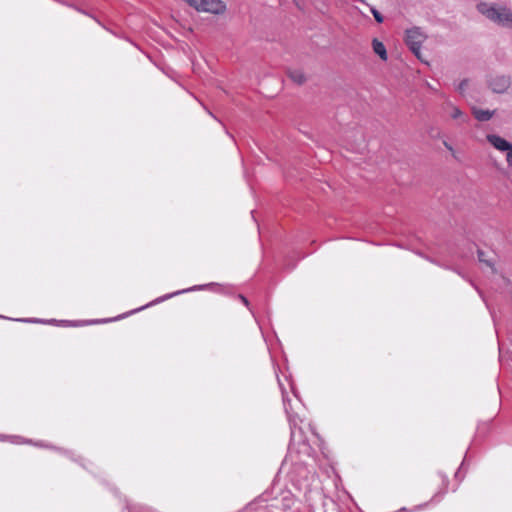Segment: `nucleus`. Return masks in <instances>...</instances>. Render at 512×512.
I'll return each mask as SVG.
<instances>
[{
	"label": "nucleus",
	"mask_w": 512,
	"mask_h": 512,
	"mask_svg": "<svg viewBox=\"0 0 512 512\" xmlns=\"http://www.w3.org/2000/svg\"><path fill=\"white\" fill-rule=\"evenodd\" d=\"M278 383L282 393L284 410L290 426V443L288 448L289 455L291 456L292 452L297 450L298 453L310 456L311 447L307 443L306 439L303 438L302 429L299 426L301 419L299 418L298 414L294 412L291 400L289 399L287 392L279 378Z\"/></svg>",
	"instance_id": "nucleus-1"
},
{
	"label": "nucleus",
	"mask_w": 512,
	"mask_h": 512,
	"mask_svg": "<svg viewBox=\"0 0 512 512\" xmlns=\"http://www.w3.org/2000/svg\"><path fill=\"white\" fill-rule=\"evenodd\" d=\"M477 9L497 25L512 28V12L506 6L482 2L477 5Z\"/></svg>",
	"instance_id": "nucleus-2"
},
{
	"label": "nucleus",
	"mask_w": 512,
	"mask_h": 512,
	"mask_svg": "<svg viewBox=\"0 0 512 512\" xmlns=\"http://www.w3.org/2000/svg\"><path fill=\"white\" fill-rule=\"evenodd\" d=\"M191 7L199 12H206L215 15L224 14L226 4L222 0H184Z\"/></svg>",
	"instance_id": "nucleus-3"
},
{
	"label": "nucleus",
	"mask_w": 512,
	"mask_h": 512,
	"mask_svg": "<svg viewBox=\"0 0 512 512\" xmlns=\"http://www.w3.org/2000/svg\"><path fill=\"white\" fill-rule=\"evenodd\" d=\"M425 39V34L418 27L406 30L405 42L411 52L422 62H424V59L421 56V45ZM425 63L428 64L426 61Z\"/></svg>",
	"instance_id": "nucleus-4"
},
{
	"label": "nucleus",
	"mask_w": 512,
	"mask_h": 512,
	"mask_svg": "<svg viewBox=\"0 0 512 512\" xmlns=\"http://www.w3.org/2000/svg\"><path fill=\"white\" fill-rule=\"evenodd\" d=\"M487 85L492 92L503 94L511 86V79L507 75H492L487 79Z\"/></svg>",
	"instance_id": "nucleus-5"
},
{
	"label": "nucleus",
	"mask_w": 512,
	"mask_h": 512,
	"mask_svg": "<svg viewBox=\"0 0 512 512\" xmlns=\"http://www.w3.org/2000/svg\"><path fill=\"white\" fill-rule=\"evenodd\" d=\"M214 285H215L214 283H210V284H206V285H195V286H192V287L187 288V289H182V290H179V291H176V292H173V293H169V294L163 295V296L155 299L151 303H149V304H147V305H145V306H143V307H141L139 309L133 310L131 313L143 310L144 308L149 307L151 305L161 303V302H163V301H165L167 299H170V298H172L174 296H177V295H180V294H183V293L192 292V291L203 290V289H205L207 287L214 286Z\"/></svg>",
	"instance_id": "nucleus-6"
},
{
	"label": "nucleus",
	"mask_w": 512,
	"mask_h": 512,
	"mask_svg": "<svg viewBox=\"0 0 512 512\" xmlns=\"http://www.w3.org/2000/svg\"><path fill=\"white\" fill-rule=\"evenodd\" d=\"M487 141L497 150L506 151L511 148L512 143L496 134H488L486 136Z\"/></svg>",
	"instance_id": "nucleus-7"
},
{
	"label": "nucleus",
	"mask_w": 512,
	"mask_h": 512,
	"mask_svg": "<svg viewBox=\"0 0 512 512\" xmlns=\"http://www.w3.org/2000/svg\"><path fill=\"white\" fill-rule=\"evenodd\" d=\"M445 109L450 110V117L455 120H459L460 123H467L468 116L464 114L459 107L455 106L451 102H447L445 104Z\"/></svg>",
	"instance_id": "nucleus-8"
},
{
	"label": "nucleus",
	"mask_w": 512,
	"mask_h": 512,
	"mask_svg": "<svg viewBox=\"0 0 512 512\" xmlns=\"http://www.w3.org/2000/svg\"><path fill=\"white\" fill-rule=\"evenodd\" d=\"M473 116L480 122L489 121L495 114L494 110L472 107Z\"/></svg>",
	"instance_id": "nucleus-9"
},
{
	"label": "nucleus",
	"mask_w": 512,
	"mask_h": 512,
	"mask_svg": "<svg viewBox=\"0 0 512 512\" xmlns=\"http://www.w3.org/2000/svg\"><path fill=\"white\" fill-rule=\"evenodd\" d=\"M372 47L375 54H377L382 60L386 61L388 58L387 51L385 45L374 38L372 41Z\"/></svg>",
	"instance_id": "nucleus-10"
},
{
	"label": "nucleus",
	"mask_w": 512,
	"mask_h": 512,
	"mask_svg": "<svg viewBox=\"0 0 512 512\" xmlns=\"http://www.w3.org/2000/svg\"><path fill=\"white\" fill-rule=\"evenodd\" d=\"M288 75L290 79L297 84H303L306 80L305 74L301 70L289 71Z\"/></svg>",
	"instance_id": "nucleus-11"
},
{
	"label": "nucleus",
	"mask_w": 512,
	"mask_h": 512,
	"mask_svg": "<svg viewBox=\"0 0 512 512\" xmlns=\"http://www.w3.org/2000/svg\"><path fill=\"white\" fill-rule=\"evenodd\" d=\"M21 437L19 436H15V435H11V436H7V435H0V441H10L11 443H14V444H20V443H31L30 440H26V441H20Z\"/></svg>",
	"instance_id": "nucleus-12"
},
{
	"label": "nucleus",
	"mask_w": 512,
	"mask_h": 512,
	"mask_svg": "<svg viewBox=\"0 0 512 512\" xmlns=\"http://www.w3.org/2000/svg\"><path fill=\"white\" fill-rule=\"evenodd\" d=\"M443 485H444L443 490L439 491L432 497V499H431L432 502H439L441 500V498L443 497V495L446 493L447 485H448V478L446 476L443 477Z\"/></svg>",
	"instance_id": "nucleus-13"
},
{
	"label": "nucleus",
	"mask_w": 512,
	"mask_h": 512,
	"mask_svg": "<svg viewBox=\"0 0 512 512\" xmlns=\"http://www.w3.org/2000/svg\"><path fill=\"white\" fill-rule=\"evenodd\" d=\"M370 11L377 23H382L384 21V17L375 7H371Z\"/></svg>",
	"instance_id": "nucleus-14"
},
{
	"label": "nucleus",
	"mask_w": 512,
	"mask_h": 512,
	"mask_svg": "<svg viewBox=\"0 0 512 512\" xmlns=\"http://www.w3.org/2000/svg\"><path fill=\"white\" fill-rule=\"evenodd\" d=\"M477 254L480 262L485 263L489 267L493 266V263L485 258V253L482 250H478Z\"/></svg>",
	"instance_id": "nucleus-15"
},
{
	"label": "nucleus",
	"mask_w": 512,
	"mask_h": 512,
	"mask_svg": "<svg viewBox=\"0 0 512 512\" xmlns=\"http://www.w3.org/2000/svg\"><path fill=\"white\" fill-rule=\"evenodd\" d=\"M17 321L21 322H27V323H44V320L38 319V318H23V319H16Z\"/></svg>",
	"instance_id": "nucleus-16"
},
{
	"label": "nucleus",
	"mask_w": 512,
	"mask_h": 512,
	"mask_svg": "<svg viewBox=\"0 0 512 512\" xmlns=\"http://www.w3.org/2000/svg\"><path fill=\"white\" fill-rule=\"evenodd\" d=\"M467 85H468V80H467V79H464V80H462V81L459 83V85H458V87H457V90H458L460 93H463V92L465 91V89H466Z\"/></svg>",
	"instance_id": "nucleus-17"
},
{
	"label": "nucleus",
	"mask_w": 512,
	"mask_h": 512,
	"mask_svg": "<svg viewBox=\"0 0 512 512\" xmlns=\"http://www.w3.org/2000/svg\"><path fill=\"white\" fill-rule=\"evenodd\" d=\"M238 298L242 301V303L249 308V301L248 299L244 296V295H241L239 294L238 295Z\"/></svg>",
	"instance_id": "nucleus-18"
},
{
	"label": "nucleus",
	"mask_w": 512,
	"mask_h": 512,
	"mask_svg": "<svg viewBox=\"0 0 512 512\" xmlns=\"http://www.w3.org/2000/svg\"><path fill=\"white\" fill-rule=\"evenodd\" d=\"M443 145L445 146L446 149H448L450 152L454 154L453 147L447 141H443Z\"/></svg>",
	"instance_id": "nucleus-19"
},
{
	"label": "nucleus",
	"mask_w": 512,
	"mask_h": 512,
	"mask_svg": "<svg viewBox=\"0 0 512 512\" xmlns=\"http://www.w3.org/2000/svg\"><path fill=\"white\" fill-rule=\"evenodd\" d=\"M108 321H109V320H106V319H104V320H92V321H90V322H89V324H94V323H105V322H108Z\"/></svg>",
	"instance_id": "nucleus-20"
},
{
	"label": "nucleus",
	"mask_w": 512,
	"mask_h": 512,
	"mask_svg": "<svg viewBox=\"0 0 512 512\" xmlns=\"http://www.w3.org/2000/svg\"><path fill=\"white\" fill-rule=\"evenodd\" d=\"M463 465H464V461L462 462V464H461V466H460L459 470L455 473V477H458V476H459L460 470H461V468L463 467Z\"/></svg>",
	"instance_id": "nucleus-21"
},
{
	"label": "nucleus",
	"mask_w": 512,
	"mask_h": 512,
	"mask_svg": "<svg viewBox=\"0 0 512 512\" xmlns=\"http://www.w3.org/2000/svg\"><path fill=\"white\" fill-rule=\"evenodd\" d=\"M35 445L40 446V447H49L48 445H44L42 443H36Z\"/></svg>",
	"instance_id": "nucleus-22"
},
{
	"label": "nucleus",
	"mask_w": 512,
	"mask_h": 512,
	"mask_svg": "<svg viewBox=\"0 0 512 512\" xmlns=\"http://www.w3.org/2000/svg\"><path fill=\"white\" fill-rule=\"evenodd\" d=\"M426 505H427V504L419 505V506L417 507V509H421V508H423V507H424V506H426Z\"/></svg>",
	"instance_id": "nucleus-23"
},
{
	"label": "nucleus",
	"mask_w": 512,
	"mask_h": 512,
	"mask_svg": "<svg viewBox=\"0 0 512 512\" xmlns=\"http://www.w3.org/2000/svg\"><path fill=\"white\" fill-rule=\"evenodd\" d=\"M292 390H293V394H294L296 397H298V396H297V394H296V391L294 390V388H293V387H292Z\"/></svg>",
	"instance_id": "nucleus-24"
},
{
	"label": "nucleus",
	"mask_w": 512,
	"mask_h": 512,
	"mask_svg": "<svg viewBox=\"0 0 512 512\" xmlns=\"http://www.w3.org/2000/svg\"><path fill=\"white\" fill-rule=\"evenodd\" d=\"M48 322H49V323H53V322H56V320H55V319H52V320H49Z\"/></svg>",
	"instance_id": "nucleus-25"
},
{
	"label": "nucleus",
	"mask_w": 512,
	"mask_h": 512,
	"mask_svg": "<svg viewBox=\"0 0 512 512\" xmlns=\"http://www.w3.org/2000/svg\"><path fill=\"white\" fill-rule=\"evenodd\" d=\"M0 318H4V317L0 315Z\"/></svg>",
	"instance_id": "nucleus-26"
}]
</instances>
